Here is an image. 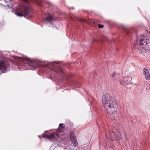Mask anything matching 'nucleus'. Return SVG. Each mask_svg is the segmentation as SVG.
I'll return each mask as SVG.
<instances>
[{"mask_svg":"<svg viewBox=\"0 0 150 150\" xmlns=\"http://www.w3.org/2000/svg\"><path fill=\"white\" fill-rule=\"evenodd\" d=\"M72 134L71 133V135H70V139H72V137H71V135Z\"/></svg>","mask_w":150,"mask_h":150,"instance_id":"obj_20","label":"nucleus"},{"mask_svg":"<svg viewBox=\"0 0 150 150\" xmlns=\"http://www.w3.org/2000/svg\"><path fill=\"white\" fill-rule=\"evenodd\" d=\"M22 12L23 14L19 13L17 12L15 13V14L17 15V16L20 17L24 16L27 18L31 17L33 16L32 11L31 9L28 7H25L24 8Z\"/></svg>","mask_w":150,"mask_h":150,"instance_id":"obj_5","label":"nucleus"},{"mask_svg":"<svg viewBox=\"0 0 150 150\" xmlns=\"http://www.w3.org/2000/svg\"><path fill=\"white\" fill-rule=\"evenodd\" d=\"M24 59L23 62L25 65L23 66V67L25 69H28L27 68V66H29V69L33 70L35 69L36 68L38 67V63L36 62V61L35 60H31L27 57H25Z\"/></svg>","mask_w":150,"mask_h":150,"instance_id":"obj_3","label":"nucleus"},{"mask_svg":"<svg viewBox=\"0 0 150 150\" xmlns=\"http://www.w3.org/2000/svg\"><path fill=\"white\" fill-rule=\"evenodd\" d=\"M8 66L7 63L4 61H0V75L8 71Z\"/></svg>","mask_w":150,"mask_h":150,"instance_id":"obj_6","label":"nucleus"},{"mask_svg":"<svg viewBox=\"0 0 150 150\" xmlns=\"http://www.w3.org/2000/svg\"><path fill=\"white\" fill-rule=\"evenodd\" d=\"M119 75L118 74L114 73L112 75V77L113 80H115V82L117 83V81H118V83L122 84V83L120 81V79L119 77Z\"/></svg>","mask_w":150,"mask_h":150,"instance_id":"obj_8","label":"nucleus"},{"mask_svg":"<svg viewBox=\"0 0 150 150\" xmlns=\"http://www.w3.org/2000/svg\"><path fill=\"white\" fill-rule=\"evenodd\" d=\"M60 71H61V72L62 73H63V71H62V69L60 68Z\"/></svg>","mask_w":150,"mask_h":150,"instance_id":"obj_19","label":"nucleus"},{"mask_svg":"<svg viewBox=\"0 0 150 150\" xmlns=\"http://www.w3.org/2000/svg\"><path fill=\"white\" fill-rule=\"evenodd\" d=\"M143 73L146 80H150V74L148 70L146 68H144L143 70Z\"/></svg>","mask_w":150,"mask_h":150,"instance_id":"obj_7","label":"nucleus"},{"mask_svg":"<svg viewBox=\"0 0 150 150\" xmlns=\"http://www.w3.org/2000/svg\"><path fill=\"white\" fill-rule=\"evenodd\" d=\"M24 1L26 3H28V1L27 0H24Z\"/></svg>","mask_w":150,"mask_h":150,"instance_id":"obj_17","label":"nucleus"},{"mask_svg":"<svg viewBox=\"0 0 150 150\" xmlns=\"http://www.w3.org/2000/svg\"><path fill=\"white\" fill-rule=\"evenodd\" d=\"M7 6L8 8H11L12 10L13 11H14V9L13 8V6L11 4L10 2H9V4H7Z\"/></svg>","mask_w":150,"mask_h":150,"instance_id":"obj_13","label":"nucleus"},{"mask_svg":"<svg viewBox=\"0 0 150 150\" xmlns=\"http://www.w3.org/2000/svg\"><path fill=\"white\" fill-rule=\"evenodd\" d=\"M102 103L106 112L110 114L117 112L118 105L114 98L111 95L106 94L103 96Z\"/></svg>","mask_w":150,"mask_h":150,"instance_id":"obj_1","label":"nucleus"},{"mask_svg":"<svg viewBox=\"0 0 150 150\" xmlns=\"http://www.w3.org/2000/svg\"><path fill=\"white\" fill-rule=\"evenodd\" d=\"M41 135L42 137L48 139L51 142H59L60 139V136L57 132H54L47 135L42 134Z\"/></svg>","mask_w":150,"mask_h":150,"instance_id":"obj_4","label":"nucleus"},{"mask_svg":"<svg viewBox=\"0 0 150 150\" xmlns=\"http://www.w3.org/2000/svg\"><path fill=\"white\" fill-rule=\"evenodd\" d=\"M38 137H40V136H38Z\"/></svg>","mask_w":150,"mask_h":150,"instance_id":"obj_25","label":"nucleus"},{"mask_svg":"<svg viewBox=\"0 0 150 150\" xmlns=\"http://www.w3.org/2000/svg\"><path fill=\"white\" fill-rule=\"evenodd\" d=\"M148 39H141L140 40V45L142 46H146L149 43V42H148Z\"/></svg>","mask_w":150,"mask_h":150,"instance_id":"obj_9","label":"nucleus"},{"mask_svg":"<svg viewBox=\"0 0 150 150\" xmlns=\"http://www.w3.org/2000/svg\"><path fill=\"white\" fill-rule=\"evenodd\" d=\"M63 125L64 124H63L60 123L59 124V126L60 128L62 129H63L64 128V127L63 126Z\"/></svg>","mask_w":150,"mask_h":150,"instance_id":"obj_14","label":"nucleus"},{"mask_svg":"<svg viewBox=\"0 0 150 150\" xmlns=\"http://www.w3.org/2000/svg\"><path fill=\"white\" fill-rule=\"evenodd\" d=\"M72 142L73 145L75 147H76L78 145V142L76 139V137L74 136L73 137V139L72 140Z\"/></svg>","mask_w":150,"mask_h":150,"instance_id":"obj_11","label":"nucleus"},{"mask_svg":"<svg viewBox=\"0 0 150 150\" xmlns=\"http://www.w3.org/2000/svg\"><path fill=\"white\" fill-rule=\"evenodd\" d=\"M55 8H56H56H56V7H55Z\"/></svg>","mask_w":150,"mask_h":150,"instance_id":"obj_23","label":"nucleus"},{"mask_svg":"<svg viewBox=\"0 0 150 150\" xmlns=\"http://www.w3.org/2000/svg\"><path fill=\"white\" fill-rule=\"evenodd\" d=\"M132 78L130 77H125L124 79L123 82L127 84H128L132 80Z\"/></svg>","mask_w":150,"mask_h":150,"instance_id":"obj_10","label":"nucleus"},{"mask_svg":"<svg viewBox=\"0 0 150 150\" xmlns=\"http://www.w3.org/2000/svg\"><path fill=\"white\" fill-rule=\"evenodd\" d=\"M57 63V62H51V63Z\"/></svg>","mask_w":150,"mask_h":150,"instance_id":"obj_18","label":"nucleus"},{"mask_svg":"<svg viewBox=\"0 0 150 150\" xmlns=\"http://www.w3.org/2000/svg\"><path fill=\"white\" fill-rule=\"evenodd\" d=\"M4 1H5V2H6V1H5V0H4Z\"/></svg>","mask_w":150,"mask_h":150,"instance_id":"obj_21","label":"nucleus"},{"mask_svg":"<svg viewBox=\"0 0 150 150\" xmlns=\"http://www.w3.org/2000/svg\"><path fill=\"white\" fill-rule=\"evenodd\" d=\"M77 62H81L80 60L79 59H77Z\"/></svg>","mask_w":150,"mask_h":150,"instance_id":"obj_16","label":"nucleus"},{"mask_svg":"<svg viewBox=\"0 0 150 150\" xmlns=\"http://www.w3.org/2000/svg\"><path fill=\"white\" fill-rule=\"evenodd\" d=\"M48 14L49 16V17H47L45 19H44L43 20V21H48L50 22V21H52L53 19L52 18V17H50V14L49 13H48Z\"/></svg>","mask_w":150,"mask_h":150,"instance_id":"obj_12","label":"nucleus"},{"mask_svg":"<svg viewBox=\"0 0 150 150\" xmlns=\"http://www.w3.org/2000/svg\"><path fill=\"white\" fill-rule=\"evenodd\" d=\"M98 27L99 28H102L103 27V25L101 24H98Z\"/></svg>","mask_w":150,"mask_h":150,"instance_id":"obj_15","label":"nucleus"},{"mask_svg":"<svg viewBox=\"0 0 150 150\" xmlns=\"http://www.w3.org/2000/svg\"><path fill=\"white\" fill-rule=\"evenodd\" d=\"M106 137L112 141H116L120 139L121 135L119 131L115 127H113L110 129L108 134L106 135Z\"/></svg>","mask_w":150,"mask_h":150,"instance_id":"obj_2","label":"nucleus"},{"mask_svg":"<svg viewBox=\"0 0 150 150\" xmlns=\"http://www.w3.org/2000/svg\"><path fill=\"white\" fill-rule=\"evenodd\" d=\"M76 87H78V88H80V87H79V86H78H78H76Z\"/></svg>","mask_w":150,"mask_h":150,"instance_id":"obj_22","label":"nucleus"},{"mask_svg":"<svg viewBox=\"0 0 150 150\" xmlns=\"http://www.w3.org/2000/svg\"><path fill=\"white\" fill-rule=\"evenodd\" d=\"M10 1H12V0H10Z\"/></svg>","mask_w":150,"mask_h":150,"instance_id":"obj_24","label":"nucleus"}]
</instances>
